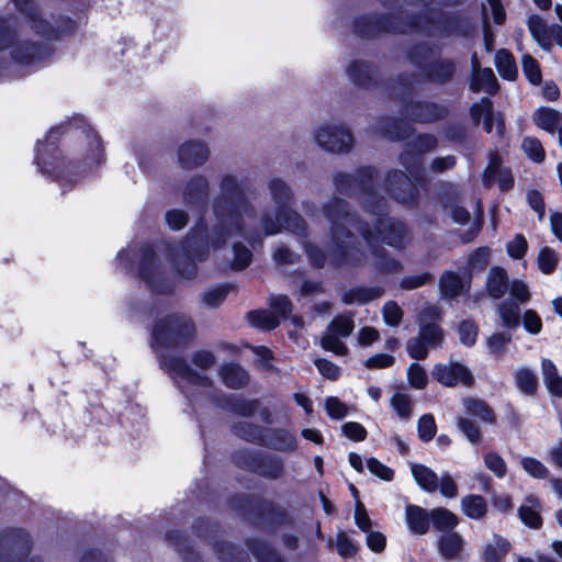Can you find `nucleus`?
Instances as JSON below:
<instances>
[{"label": "nucleus", "instance_id": "f257e3e1", "mask_svg": "<svg viewBox=\"0 0 562 562\" xmlns=\"http://www.w3.org/2000/svg\"><path fill=\"white\" fill-rule=\"evenodd\" d=\"M221 189L224 201H217L215 204V214L220 223V229L216 234L241 232L246 225L254 221V210L248 204L239 200L240 188L234 176H225L221 182Z\"/></svg>", "mask_w": 562, "mask_h": 562}, {"label": "nucleus", "instance_id": "f03ea898", "mask_svg": "<svg viewBox=\"0 0 562 562\" xmlns=\"http://www.w3.org/2000/svg\"><path fill=\"white\" fill-rule=\"evenodd\" d=\"M325 216L330 223V240L327 252L334 261L340 262L353 257L358 250L353 247V237L346 228L353 218L346 212L345 203L335 200L325 207Z\"/></svg>", "mask_w": 562, "mask_h": 562}, {"label": "nucleus", "instance_id": "7ed1b4c3", "mask_svg": "<svg viewBox=\"0 0 562 562\" xmlns=\"http://www.w3.org/2000/svg\"><path fill=\"white\" fill-rule=\"evenodd\" d=\"M269 190L276 204L278 205V218L272 221L269 216L262 220V229L266 235H274L284 227L296 234H301L305 229L303 218L295 212L284 209L285 203L290 199V189L280 179H273L269 183Z\"/></svg>", "mask_w": 562, "mask_h": 562}, {"label": "nucleus", "instance_id": "20e7f679", "mask_svg": "<svg viewBox=\"0 0 562 562\" xmlns=\"http://www.w3.org/2000/svg\"><path fill=\"white\" fill-rule=\"evenodd\" d=\"M361 235L368 245L372 248V254L376 257L375 265L383 270H395L398 263L391 259L382 261L384 255H380L379 250L375 249V241L382 240L383 243L400 248L405 244V227L401 222H396L392 218H380L376 235L371 231H362Z\"/></svg>", "mask_w": 562, "mask_h": 562}, {"label": "nucleus", "instance_id": "39448f33", "mask_svg": "<svg viewBox=\"0 0 562 562\" xmlns=\"http://www.w3.org/2000/svg\"><path fill=\"white\" fill-rule=\"evenodd\" d=\"M161 368L188 396L190 395L191 387L206 390L211 385L207 376L194 372L182 359L178 357H164L161 360Z\"/></svg>", "mask_w": 562, "mask_h": 562}, {"label": "nucleus", "instance_id": "423d86ee", "mask_svg": "<svg viewBox=\"0 0 562 562\" xmlns=\"http://www.w3.org/2000/svg\"><path fill=\"white\" fill-rule=\"evenodd\" d=\"M36 164L43 173L49 175L57 180H71L74 176L71 168L66 165L64 157H61L54 144L37 145Z\"/></svg>", "mask_w": 562, "mask_h": 562}, {"label": "nucleus", "instance_id": "0eeeda50", "mask_svg": "<svg viewBox=\"0 0 562 562\" xmlns=\"http://www.w3.org/2000/svg\"><path fill=\"white\" fill-rule=\"evenodd\" d=\"M192 324L183 316L171 315L156 324L153 330V346L176 342L192 333Z\"/></svg>", "mask_w": 562, "mask_h": 562}, {"label": "nucleus", "instance_id": "6e6552de", "mask_svg": "<svg viewBox=\"0 0 562 562\" xmlns=\"http://www.w3.org/2000/svg\"><path fill=\"white\" fill-rule=\"evenodd\" d=\"M317 144L333 153L347 151L352 145V136L348 130L339 125L321 126L315 135Z\"/></svg>", "mask_w": 562, "mask_h": 562}, {"label": "nucleus", "instance_id": "1a4fd4ad", "mask_svg": "<svg viewBox=\"0 0 562 562\" xmlns=\"http://www.w3.org/2000/svg\"><path fill=\"white\" fill-rule=\"evenodd\" d=\"M431 374L440 384L448 387L457 384L469 386L473 383L470 370L459 362L438 363L434 367Z\"/></svg>", "mask_w": 562, "mask_h": 562}, {"label": "nucleus", "instance_id": "9d476101", "mask_svg": "<svg viewBox=\"0 0 562 562\" xmlns=\"http://www.w3.org/2000/svg\"><path fill=\"white\" fill-rule=\"evenodd\" d=\"M436 145V138L431 135H419L414 142L409 143L405 151L401 155L403 166L408 170L414 179L419 176L418 165L423 153L428 151Z\"/></svg>", "mask_w": 562, "mask_h": 562}, {"label": "nucleus", "instance_id": "9b49d317", "mask_svg": "<svg viewBox=\"0 0 562 562\" xmlns=\"http://www.w3.org/2000/svg\"><path fill=\"white\" fill-rule=\"evenodd\" d=\"M440 317L436 306L424 307L418 315L419 336L429 347H440L443 339V331L434 322Z\"/></svg>", "mask_w": 562, "mask_h": 562}, {"label": "nucleus", "instance_id": "f8f14e48", "mask_svg": "<svg viewBox=\"0 0 562 562\" xmlns=\"http://www.w3.org/2000/svg\"><path fill=\"white\" fill-rule=\"evenodd\" d=\"M471 117L474 123L483 122L484 130L487 133L492 132L493 124H496L497 134L502 135L504 131L503 121L493 112L492 101L487 98H482L480 102L473 104L471 108Z\"/></svg>", "mask_w": 562, "mask_h": 562}, {"label": "nucleus", "instance_id": "ddd939ff", "mask_svg": "<svg viewBox=\"0 0 562 562\" xmlns=\"http://www.w3.org/2000/svg\"><path fill=\"white\" fill-rule=\"evenodd\" d=\"M528 27L533 38L544 49H549L553 43L562 45V37L559 33V30L554 27H548V25L539 16H531L528 20Z\"/></svg>", "mask_w": 562, "mask_h": 562}, {"label": "nucleus", "instance_id": "4468645a", "mask_svg": "<svg viewBox=\"0 0 562 562\" xmlns=\"http://www.w3.org/2000/svg\"><path fill=\"white\" fill-rule=\"evenodd\" d=\"M209 158V149L201 142H188L179 148V162L183 168H193L204 164Z\"/></svg>", "mask_w": 562, "mask_h": 562}, {"label": "nucleus", "instance_id": "2eb2a0df", "mask_svg": "<svg viewBox=\"0 0 562 562\" xmlns=\"http://www.w3.org/2000/svg\"><path fill=\"white\" fill-rule=\"evenodd\" d=\"M533 121L540 128L549 133H558V140L562 144V128L560 127L561 114L551 108H539L533 113Z\"/></svg>", "mask_w": 562, "mask_h": 562}, {"label": "nucleus", "instance_id": "dca6fc26", "mask_svg": "<svg viewBox=\"0 0 562 562\" xmlns=\"http://www.w3.org/2000/svg\"><path fill=\"white\" fill-rule=\"evenodd\" d=\"M501 159L497 154L490 156V162L484 173V181L490 184L493 181H497L499 189L505 191L513 184L512 173L506 169H499Z\"/></svg>", "mask_w": 562, "mask_h": 562}, {"label": "nucleus", "instance_id": "f3484780", "mask_svg": "<svg viewBox=\"0 0 562 562\" xmlns=\"http://www.w3.org/2000/svg\"><path fill=\"white\" fill-rule=\"evenodd\" d=\"M471 89L474 92L486 91L495 93L498 89L496 77L491 68L480 69L476 61L473 60V77Z\"/></svg>", "mask_w": 562, "mask_h": 562}, {"label": "nucleus", "instance_id": "a211bd4d", "mask_svg": "<svg viewBox=\"0 0 562 562\" xmlns=\"http://www.w3.org/2000/svg\"><path fill=\"white\" fill-rule=\"evenodd\" d=\"M389 186L394 196L402 202H409L414 198V184L405 173L395 171L389 177Z\"/></svg>", "mask_w": 562, "mask_h": 562}, {"label": "nucleus", "instance_id": "6ab92c4d", "mask_svg": "<svg viewBox=\"0 0 562 562\" xmlns=\"http://www.w3.org/2000/svg\"><path fill=\"white\" fill-rule=\"evenodd\" d=\"M406 524L409 530L417 535H424L428 530L430 517L422 507L408 505L405 512Z\"/></svg>", "mask_w": 562, "mask_h": 562}, {"label": "nucleus", "instance_id": "aec40b11", "mask_svg": "<svg viewBox=\"0 0 562 562\" xmlns=\"http://www.w3.org/2000/svg\"><path fill=\"white\" fill-rule=\"evenodd\" d=\"M543 383L552 397L560 400L562 397V381L558 368L549 360L543 359L541 363Z\"/></svg>", "mask_w": 562, "mask_h": 562}, {"label": "nucleus", "instance_id": "412c9836", "mask_svg": "<svg viewBox=\"0 0 562 562\" xmlns=\"http://www.w3.org/2000/svg\"><path fill=\"white\" fill-rule=\"evenodd\" d=\"M411 472L422 490L431 493L438 488V475L430 468L419 463H412Z\"/></svg>", "mask_w": 562, "mask_h": 562}, {"label": "nucleus", "instance_id": "4be33fe9", "mask_svg": "<svg viewBox=\"0 0 562 562\" xmlns=\"http://www.w3.org/2000/svg\"><path fill=\"white\" fill-rule=\"evenodd\" d=\"M510 550V543L498 536L484 546L483 562H503Z\"/></svg>", "mask_w": 562, "mask_h": 562}, {"label": "nucleus", "instance_id": "5701e85b", "mask_svg": "<svg viewBox=\"0 0 562 562\" xmlns=\"http://www.w3.org/2000/svg\"><path fill=\"white\" fill-rule=\"evenodd\" d=\"M463 514L471 518L479 520L483 518L487 512V504L481 495H467L460 502Z\"/></svg>", "mask_w": 562, "mask_h": 562}, {"label": "nucleus", "instance_id": "b1692460", "mask_svg": "<svg viewBox=\"0 0 562 562\" xmlns=\"http://www.w3.org/2000/svg\"><path fill=\"white\" fill-rule=\"evenodd\" d=\"M539 502L533 497H527L519 507V516L525 525L530 528H539L541 526V517L539 514Z\"/></svg>", "mask_w": 562, "mask_h": 562}, {"label": "nucleus", "instance_id": "393cba45", "mask_svg": "<svg viewBox=\"0 0 562 562\" xmlns=\"http://www.w3.org/2000/svg\"><path fill=\"white\" fill-rule=\"evenodd\" d=\"M487 291L495 297H501L508 289L507 276L504 269L494 267L491 269L487 278Z\"/></svg>", "mask_w": 562, "mask_h": 562}, {"label": "nucleus", "instance_id": "a878e982", "mask_svg": "<svg viewBox=\"0 0 562 562\" xmlns=\"http://www.w3.org/2000/svg\"><path fill=\"white\" fill-rule=\"evenodd\" d=\"M468 281L461 279L458 274L447 272L441 277L440 289L445 296L456 297L460 295L467 288Z\"/></svg>", "mask_w": 562, "mask_h": 562}, {"label": "nucleus", "instance_id": "bb28decb", "mask_svg": "<svg viewBox=\"0 0 562 562\" xmlns=\"http://www.w3.org/2000/svg\"><path fill=\"white\" fill-rule=\"evenodd\" d=\"M223 382L232 389H239L248 382L247 372L239 366L228 364L222 368Z\"/></svg>", "mask_w": 562, "mask_h": 562}, {"label": "nucleus", "instance_id": "cd10ccee", "mask_svg": "<svg viewBox=\"0 0 562 562\" xmlns=\"http://www.w3.org/2000/svg\"><path fill=\"white\" fill-rule=\"evenodd\" d=\"M463 406L467 413L476 416L482 422L494 424L495 415L493 411L481 400L476 398H465L463 401Z\"/></svg>", "mask_w": 562, "mask_h": 562}, {"label": "nucleus", "instance_id": "c85d7f7f", "mask_svg": "<svg viewBox=\"0 0 562 562\" xmlns=\"http://www.w3.org/2000/svg\"><path fill=\"white\" fill-rule=\"evenodd\" d=\"M515 383L518 390L526 395L535 394L538 387L536 374L527 368H520L515 372Z\"/></svg>", "mask_w": 562, "mask_h": 562}, {"label": "nucleus", "instance_id": "c756f323", "mask_svg": "<svg viewBox=\"0 0 562 562\" xmlns=\"http://www.w3.org/2000/svg\"><path fill=\"white\" fill-rule=\"evenodd\" d=\"M495 66L499 75L508 80L515 79L517 67L513 55L507 50H498L495 56Z\"/></svg>", "mask_w": 562, "mask_h": 562}, {"label": "nucleus", "instance_id": "7c9ffc66", "mask_svg": "<svg viewBox=\"0 0 562 562\" xmlns=\"http://www.w3.org/2000/svg\"><path fill=\"white\" fill-rule=\"evenodd\" d=\"M512 342V334L506 331H497L492 334L486 339V347L488 353L492 356L499 358L506 351L508 345Z\"/></svg>", "mask_w": 562, "mask_h": 562}, {"label": "nucleus", "instance_id": "2f4dec72", "mask_svg": "<svg viewBox=\"0 0 562 562\" xmlns=\"http://www.w3.org/2000/svg\"><path fill=\"white\" fill-rule=\"evenodd\" d=\"M463 547V539L460 535L452 532L443 536L439 541V551L446 559L456 558Z\"/></svg>", "mask_w": 562, "mask_h": 562}, {"label": "nucleus", "instance_id": "473e14b6", "mask_svg": "<svg viewBox=\"0 0 562 562\" xmlns=\"http://www.w3.org/2000/svg\"><path fill=\"white\" fill-rule=\"evenodd\" d=\"M430 521L439 530L453 529L458 525V517L446 508H435L429 513Z\"/></svg>", "mask_w": 562, "mask_h": 562}, {"label": "nucleus", "instance_id": "72a5a7b5", "mask_svg": "<svg viewBox=\"0 0 562 562\" xmlns=\"http://www.w3.org/2000/svg\"><path fill=\"white\" fill-rule=\"evenodd\" d=\"M247 467L261 476L277 477L282 472V463L279 460H254Z\"/></svg>", "mask_w": 562, "mask_h": 562}, {"label": "nucleus", "instance_id": "f704fd0d", "mask_svg": "<svg viewBox=\"0 0 562 562\" xmlns=\"http://www.w3.org/2000/svg\"><path fill=\"white\" fill-rule=\"evenodd\" d=\"M497 314L502 321L503 326L512 329L519 325V307L510 302H504L498 305Z\"/></svg>", "mask_w": 562, "mask_h": 562}, {"label": "nucleus", "instance_id": "c9c22d12", "mask_svg": "<svg viewBox=\"0 0 562 562\" xmlns=\"http://www.w3.org/2000/svg\"><path fill=\"white\" fill-rule=\"evenodd\" d=\"M86 164L90 167L98 165L102 160V148L99 137L94 133L87 135Z\"/></svg>", "mask_w": 562, "mask_h": 562}, {"label": "nucleus", "instance_id": "e433bc0d", "mask_svg": "<svg viewBox=\"0 0 562 562\" xmlns=\"http://www.w3.org/2000/svg\"><path fill=\"white\" fill-rule=\"evenodd\" d=\"M249 323L260 329H272L279 324L277 317L268 311H255L248 314Z\"/></svg>", "mask_w": 562, "mask_h": 562}, {"label": "nucleus", "instance_id": "4c0bfd02", "mask_svg": "<svg viewBox=\"0 0 562 562\" xmlns=\"http://www.w3.org/2000/svg\"><path fill=\"white\" fill-rule=\"evenodd\" d=\"M269 446L277 450H292L295 448V437L286 430H278L267 439Z\"/></svg>", "mask_w": 562, "mask_h": 562}, {"label": "nucleus", "instance_id": "58836bf2", "mask_svg": "<svg viewBox=\"0 0 562 562\" xmlns=\"http://www.w3.org/2000/svg\"><path fill=\"white\" fill-rule=\"evenodd\" d=\"M460 342L467 347H472L477 339L479 327L471 319L462 321L458 326Z\"/></svg>", "mask_w": 562, "mask_h": 562}, {"label": "nucleus", "instance_id": "ea45409f", "mask_svg": "<svg viewBox=\"0 0 562 562\" xmlns=\"http://www.w3.org/2000/svg\"><path fill=\"white\" fill-rule=\"evenodd\" d=\"M381 295L379 290L375 289H356L346 293L342 301L346 304H364Z\"/></svg>", "mask_w": 562, "mask_h": 562}, {"label": "nucleus", "instance_id": "a19ab883", "mask_svg": "<svg viewBox=\"0 0 562 562\" xmlns=\"http://www.w3.org/2000/svg\"><path fill=\"white\" fill-rule=\"evenodd\" d=\"M340 338L339 335L327 328L322 337L321 345L327 351H331L337 356H344L348 349Z\"/></svg>", "mask_w": 562, "mask_h": 562}, {"label": "nucleus", "instance_id": "79ce46f5", "mask_svg": "<svg viewBox=\"0 0 562 562\" xmlns=\"http://www.w3.org/2000/svg\"><path fill=\"white\" fill-rule=\"evenodd\" d=\"M327 328L342 338L348 337L355 328L352 315L336 316Z\"/></svg>", "mask_w": 562, "mask_h": 562}, {"label": "nucleus", "instance_id": "37998d69", "mask_svg": "<svg viewBox=\"0 0 562 562\" xmlns=\"http://www.w3.org/2000/svg\"><path fill=\"white\" fill-rule=\"evenodd\" d=\"M391 406L396 412V414L403 419H407L412 415L411 397L407 394L400 392L395 393L391 397Z\"/></svg>", "mask_w": 562, "mask_h": 562}, {"label": "nucleus", "instance_id": "c03bdc74", "mask_svg": "<svg viewBox=\"0 0 562 562\" xmlns=\"http://www.w3.org/2000/svg\"><path fill=\"white\" fill-rule=\"evenodd\" d=\"M436 423L430 414L423 415L417 423L418 437L423 441H430L436 435Z\"/></svg>", "mask_w": 562, "mask_h": 562}, {"label": "nucleus", "instance_id": "a18cd8bd", "mask_svg": "<svg viewBox=\"0 0 562 562\" xmlns=\"http://www.w3.org/2000/svg\"><path fill=\"white\" fill-rule=\"evenodd\" d=\"M407 379L409 384L417 390H423L427 385L428 379L425 369L418 363H412L407 369Z\"/></svg>", "mask_w": 562, "mask_h": 562}, {"label": "nucleus", "instance_id": "49530a36", "mask_svg": "<svg viewBox=\"0 0 562 562\" xmlns=\"http://www.w3.org/2000/svg\"><path fill=\"white\" fill-rule=\"evenodd\" d=\"M457 424L459 429L465 435L470 442L476 445L482 442L481 430L472 420L464 417H459Z\"/></svg>", "mask_w": 562, "mask_h": 562}, {"label": "nucleus", "instance_id": "de8ad7c7", "mask_svg": "<svg viewBox=\"0 0 562 562\" xmlns=\"http://www.w3.org/2000/svg\"><path fill=\"white\" fill-rule=\"evenodd\" d=\"M521 148L525 154L533 161L540 162L544 157L542 145L536 138L525 137L521 143Z\"/></svg>", "mask_w": 562, "mask_h": 562}, {"label": "nucleus", "instance_id": "09e8293b", "mask_svg": "<svg viewBox=\"0 0 562 562\" xmlns=\"http://www.w3.org/2000/svg\"><path fill=\"white\" fill-rule=\"evenodd\" d=\"M484 464L485 467L492 471L497 477H504L507 471L506 463L504 459L495 453L488 452L484 456Z\"/></svg>", "mask_w": 562, "mask_h": 562}, {"label": "nucleus", "instance_id": "8fccbe9b", "mask_svg": "<svg viewBox=\"0 0 562 562\" xmlns=\"http://www.w3.org/2000/svg\"><path fill=\"white\" fill-rule=\"evenodd\" d=\"M428 347L427 342L419 335L409 339L406 344L408 355L417 360H423L428 356Z\"/></svg>", "mask_w": 562, "mask_h": 562}, {"label": "nucleus", "instance_id": "3c124183", "mask_svg": "<svg viewBox=\"0 0 562 562\" xmlns=\"http://www.w3.org/2000/svg\"><path fill=\"white\" fill-rule=\"evenodd\" d=\"M558 263L557 255L548 247L540 250L538 256V266L543 273H551Z\"/></svg>", "mask_w": 562, "mask_h": 562}, {"label": "nucleus", "instance_id": "603ef678", "mask_svg": "<svg viewBox=\"0 0 562 562\" xmlns=\"http://www.w3.org/2000/svg\"><path fill=\"white\" fill-rule=\"evenodd\" d=\"M403 317L402 308L395 302H387L383 306V321L386 325L395 327Z\"/></svg>", "mask_w": 562, "mask_h": 562}, {"label": "nucleus", "instance_id": "864d4df0", "mask_svg": "<svg viewBox=\"0 0 562 562\" xmlns=\"http://www.w3.org/2000/svg\"><path fill=\"white\" fill-rule=\"evenodd\" d=\"M522 70L532 85H539L541 81V71L535 58L525 55L522 57Z\"/></svg>", "mask_w": 562, "mask_h": 562}, {"label": "nucleus", "instance_id": "5fc2aeb1", "mask_svg": "<svg viewBox=\"0 0 562 562\" xmlns=\"http://www.w3.org/2000/svg\"><path fill=\"white\" fill-rule=\"evenodd\" d=\"M520 464L530 476L537 479H544L547 476L548 471L546 467L535 458L525 457L521 459Z\"/></svg>", "mask_w": 562, "mask_h": 562}, {"label": "nucleus", "instance_id": "6e6d98bb", "mask_svg": "<svg viewBox=\"0 0 562 562\" xmlns=\"http://www.w3.org/2000/svg\"><path fill=\"white\" fill-rule=\"evenodd\" d=\"M528 249V243L526 238L518 234L512 239L506 247L507 254L513 259H521Z\"/></svg>", "mask_w": 562, "mask_h": 562}, {"label": "nucleus", "instance_id": "4d7b16f0", "mask_svg": "<svg viewBox=\"0 0 562 562\" xmlns=\"http://www.w3.org/2000/svg\"><path fill=\"white\" fill-rule=\"evenodd\" d=\"M491 13L496 24H502L505 20V11L499 0H486V4L483 5V15L487 19Z\"/></svg>", "mask_w": 562, "mask_h": 562}, {"label": "nucleus", "instance_id": "13d9d810", "mask_svg": "<svg viewBox=\"0 0 562 562\" xmlns=\"http://www.w3.org/2000/svg\"><path fill=\"white\" fill-rule=\"evenodd\" d=\"M367 468L368 470L374 474L375 476L384 480V481H391L393 479L394 472L389 467L381 463L375 458H370L367 461Z\"/></svg>", "mask_w": 562, "mask_h": 562}, {"label": "nucleus", "instance_id": "bf43d9fd", "mask_svg": "<svg viewBox=\"0 0 562 562\" xmlns=\"http://www.w3.org/2000/svg\"><path fill=\"white\" fill-rule=\"evenodd\" d=\"M522 325L524 328L532 335L539 334L542 328L541 318L533 310H527L524 313Z\"/></svg>", "mask_w": 562, "mask_h": 562}, {"label": "nucleus", "instance_id": "052dcab7", "mask_svg": "<svg viewBox=\"0 0 562 562\" xmlns=\"http://www.w3.org/2000/svg\"><path fill=\"white\" fill-rule=\"evenodd\" d=\"M491 256L488 247H481L472 252L469 258V265L472 270H482L487 263Z\"/></svg>", "mask_w": 562, "mask_h": 562}, {"label": "nucleus", "instance_id": "680f3d73", "mask_svg": "<svg viewBox=\"0 0 562 562\" xmlns=\"http://www.w3.org/2000/svg\"><path fill=\"white\" fill-rule=\"evenodd\" d=\"M508 290L510 295L516 299L519 303H526L530 299V291L527 283L522 280H514L509 285Z\"/></svg>", "mask_w": 562, "mask_h": 562}, {"label": "nucleus", "instance_id": "e2e57ef3", "mask_svg": "<svg viewBox=\"0 0 562 562\" xmlns=\"http://www.w3.org/2000/svg\"><path fill=\"white\" fill-rule=\"evenodd\" d=\"M341 431L347 438L353 441H362L367 437V430L364 427L355 422L345 423L341 426Z\"/></svg>", "mask_w": 562, "mask_h": 562}, {"label": "nucleus", "instance_id": "0e129e2a", "mask_svg": "<svg viewBox=\"0 0 562 562\" xmlns=\"http://www.w3.org/2000/svg\"><path fill=\"white\" fill-rule=\"evenodd\" d=\"M438 488L443 497L454 498L458 496V486L452 479V476L448 473L441 475L438 479Z\"/></svg>", "mask_w": 562, "mask_h": 562}, {"label": "nucleus", "instance_id": "69168bd1", "mask_svg": "<svg viewBox=\"0 0 562 562\" xmlns=\"http://www.w3.org/2000/svg\"><path fill=\"white\" fill-rule=\"evenodd\" d=\"M325 407L327 414L335 419H341L348 414V407L337 397H328Z\"/></svg>", "mask_w": 562, "mask_h": 562}, {"label": "nucleus", "instance_id": "338daca9", "mask_svg": "<svg viewBox=\"0 0 562 562\" xmlns=\"http://www.w3.org/2000/svg\"><path fill=\"white\" fill-rule=\"evenodd\" d=\"M251 252L244 246L239 244L234 245V260L233 268L234 269H244L250 263Z\"/></svg>", "mask_w": 562, "mask_h": 562}, {"label": "nucleus", "instance_id": "774afa93", "mask_svg": "<svg viewBox=\"0 0 562 562\" xmlns=\"http://www.w3.org/2000/svg\"><path fill=\"white\" fill-rule=\"evenodd\" d=\"M337 552L340 557L347 558L356 553V547L345 532H339L336 537Z\"/></svg>", "mask_w": 562, "mask_h": 562}]
</instances>
